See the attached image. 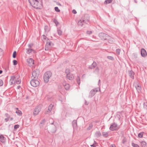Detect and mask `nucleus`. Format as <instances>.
Listing matches in <instances>:
<instances>
[{
	"label": "nucleus",
	"mask_w": 147,
	"mask_h": 147,
	"mask_svg": "<svg viewBox=\"0 0 147 147\" xmlns=\"http://www.w3.org/2000/svg\"><path fill=\"white\" fill-rule=\"evenodd\" d=\"M29 3L34 8L36 9H40L42 5L41 2H39L38 0H28Z\"/></svg>",
	"instance_id": "nucleus-1"
},
{
	"label": "nucleus",
	"mask_w": 147,
	"mask_h": 147,
	"mask_svg": "<svg viewBox=\"0 0 147 147\" xmlns=\"http://www.w3.org/2000/svg\"><path fill=\"white\" fill-rule=\"evenodd\" d=\"M89 16L88 14L84 15L79 21L78 24L79 26H82L84 23L87 24L89 20Z\"/></svg>",
	"instance_id": "nucleus-2"
},
{
	"label": "nucleus",
	"mask_w": 147,
	"mask_h": 147,
	"mask_svg": "<svg viewBox=\"0 0 147 147\" xmlns=\"http://www.w3.org/2000/svg\"><path fill=\"white\" fill-rule=\"evenodd\" d=\"M98 36L102 40H107L109 43L113 42V39L110 36L104 33L101 32L99 34Z\"/></svg>",
	"instance_id": "nucleus-3"
},
{
	"label": "nucleus",
	"mask_w": 147,
	"mask_h": 147,
	"mask_svg": "<svg viewBox=\"0 0 147 147\" xmlns=\"http://www.w3.org/2000/svg\"><path fill=\"white\" fill-rule=\"evenodd\" d=\"M52 73L50 71H48L46 72L44 74L43 79L45 82L46 83H48L50 78L52 76Z\"/></svg>",
	"instance_id": "nucleus-4"
},
{
	"label": "nucleus",
	"mask_w": 147,
	"mask_h": 147,
	"mask_svg": "<svg viewBox=\"0 0 147 147\" xmlns=\"http://www.w3.org/2000/svg\"><path fill=\"white\" fill-rule=\"evenodd\" d=\"M48 131L52 133H55L56 131V126L55 124H54V122L51 123L48 127Z\"/></svg>",
	"instance_id": "nucleus-5"
},
{
	"label": "nucleus",
	"mask_w": 147,
	"mask_h": 147,
	"mask_svg": "<svg viewBox=\"0 0 147 147\" xmlns=\"http://www.w3.org/2000/svg\"><path fill=\"white\" fill-rule=\"evenodd\" d=\"M39 71L38 69L34 70L32 72V79H37L39 75Z\"/></svg>",
	"instance_id": "nucleus-6"
},
{
	"label": "nucleus",
	"mask_w": 147,
	"mask_h": 147,
	"mask_svg": "<svg viewBox=\"0 0 147 147\" xmlns=\"http://www.w3.org/2000/svg\"><path fill=\"white\" fill-rule=\"evenodd\" d=\"M37 79H32L30 81V83L32 86L34 87H36L39 85V81L37 80Z\"/></svg>",
	"instance_id": "nucleus-7"
},
{
	"label": "nucleus",
	"mask_w": 147,
	"mask_h": 147,
	"mask_svg": "<svg viewBox=\"0 0 147 147\" xmlns=\"http://www.w3.org/2000/svg\"><path fill=\"white\" fill-rule=\"evenodd\" d=\"M119 128L117 127V123H113L111 124L109 127V129L111 131H116Z\"/></svg>",
	"instance_id": "nucleus-8"
},
{
	"label": "nucleus",
	"mask_w": 147,
	"mask_h": 147,
	"mask_svg": "<svg viewBox=\"0 0 147 147\" xmlns=\"http://www.w3.org/2000/svg\"><path fill=\"white\" fill-rule=\"evenodd\" d=\"M98 91L96 88L92 90L90 92L88 96L89 98H91Z\"/></svg>",
	"instance_id": "nucleus-9"
},
{
	"label": "nucleus",
	"mask_w": 147,
	"mask_h": 147,
	"mask_svg": "<svg viewBox=\"0 0 147 147\" xmlns=\"http://www.w3.org/2000/svg\"><path fill=\"white\" fill-rule=\"evenodd\" d=\"M41 108L40 105L37 106L34 109L33 114L34 115H38L41 111Z\"/></svg>",
	"instance_id": "nucleus-10"
},
{
	"label": "nucleus",
	"mask_w": 147,
	"mask_h": 147,
	"mask_svg": "<svg viewBox=\"0 0 147 147\" xmlns=\"http://www.w3.org/2000/svg\"><path fill=\"white\" fill-rule=\"evenodd\" d=\"M141 54L142 57H145L147 55V53L146 51L144 48L141 49Z\"/></svg>",
	"instance_id": "nucleus-11"
},
{
	"label": "nucleus",
	"mask_w": 147,
	"mask_h": 147,
	"mask_svg": "<svg viewBox=\"0 0 147 147\" xmlns=\"http://www.w3.org/2000/svg\"><path fill=\"white\" fill-rule=\"evenodd\" d=\"M27 62L30 65L32 66L34 64V61L31 58H29L27 59Z\"/></svg>",
	"instance_id": "nucleus-12"
},
{
	"label": "nucleus",
	"mask_w": 147,
	"mask_h": 147,
	"mask_svg": "<svg viewBox=\"0 0 147 147\" xmlns=\"http://www.w3.org/2000/svg\"><path fill=\"white\" fill-rule=\"evenodd\" d=\"M66 77L67 79H68L70 80H72L74 78V76H73V75L71 74H69L66 75Z\"/></svg>",
	"instance_id": "nucleus-13"
},
{
	"label": "nucleus",
	"mask_w": 147,
	"mask_h": 147,
	"mask_svg": "<svg viewBox=\"0 0 147 147\" xmlns=\"http://www.w3.org/2000/svg\"><path fill=\"white\" fill-rule=\"evenodd\" d=\"M96 65L97 64L96 63L95 61H94L93 63L89 66L88 68L91 69H93L95 68Z\"/></svg>",
	"instance_id": "nucleus-14"
},
{
	"label": "nucleus",
	"mask_w": 147,
	"mask_h": 147,
	"mask_svg": "<svg viewBox=\"0 0 147 147\" xmlns=\"http://www.w3.org/2000/svg\"><path fill=\"white\" fill-rule=\"evenodd\" d=\"M63 84L66 90H68L69 89L70 86L69 84L65 82L63 83Z\"/></svg>",
	"instance_id": "nucleus-15"
},
{
	"label": "nucleus",
	"mask_w": 147,
	"mask_h": 147,
	"mask_svg": "<svg viewBox=\"0 0 147 147\" xmlns=\"http://www.w3.org/2000/svg\"><path fill=\"white\" fill-rule=\"evenodd\" d=\"M129 75V76L132 79L134 78V72L132 70H130L128 71Z\"/></svg>",
	"instance_id": "nucleus-16"
},
{
	"label": "nucleus",
	"mask_w": 147,
	"mask_h": 147,
	"mask_svg": "<svg viewBox=\"0 0 147 147\" xmlns=\"http://www.w3.org/2000/svg\"><path fill=\"white\" fill-rule=\"evenodd\" d=\"M16 78V76H11V78L9 82L11 83V84H12L13 83V82H14Z\"/></svg>",
	"instance_id": "nucleus-17"
},
{
	"label": "nucleus",
	"mask_w": 147,
	"mask_h": 147,
	"mask_svg": "<svg viewBox=\"0 0 147 147\" xmlns=\"http://www.w3.org/2000/svg\"><path fill=\"white\" fill-rule=\"evenodd\" d=\"M135 88L138 92L141 91V87L139 84H138L137 86H135Z\"/></svg>",
	"instance_id": "nucleus-18"
},
{
	"label": "nucleus",
	"mask_w": 147,
	"mask_h": 147,
	"mask_svg": "<svg viewBox=\"0 0 147 147\" xmlns=\"http://www.w3.org/2000/svg\"><path fill=\"white\" fill-rule=\"evenodd\" d=\"M72 124L73 127L74 129L76 128L77 127V124L76 121L74 120L72 122Z\"/></svg>",
	"instance_id": "nucleus-19"
},
{
	"label": "nucleus",
	"mask_w": 147,
	"mask_h": 147,
	"mask_svg": "<svg viewBox=\"0 0 147 147\" xmlns=\"http://www.w3.org/2000/svg\"><path fill=\"white\" fill-rule=\"evenodd\" d=\"M5 138L3 135L1 134L0 135V141L2 142H4L5 141Z\"/></svg>",
	"instance_id": "nucleus-20"
},
{
	"label": "nucleus",
	"mask_w": 147,
	"mask_h": 147,
	"mask_svg": "<svg viewBox=\"0 0 147 147\" xmlns=\"http://www.w3.org/2000/svg\"><path fill=\"white\" fill-rule=\"evenodd\" d=\"M108 134V132H103L102 133V136L104 137H107L109 136Z\"/></svg>",
	"instance_id": "nucleus-21"
},
{
	"label": "nucleus",
	"mask_w": 147,
	"mask_h": 147,
	"mask_svg": "<svg viewBox=\"0 0 147 147\" xmlns=\"http://www.w3.org/2000/svg\"><path fill=\"white\" fill-rule=\"evenodd\" d=\"M17 78H16L15 80V81H14V82H13V84H19L21 82V80H17Z\"/></svg>",
	"instance_id": "nucleus-22"
},
{
	"label": "nucleus",
	"mask_w": 147,
	"mask_h": 147,
	"mask_svg": "<svg viewBox=\"0 0 147 147\" xmlns=\"http://www.w3.org/2000/svg\"><path fill=\"white\" fill-rule=\"evenodd\" d=\"M54 105L52 104H51L48 107V110L50 111H51L52 108L53 107Z\"/></svg>",
	"instance_id": "nucleus-23"
},
{
	"label": "nucleus",
	"mask_w": 147,
	"mask_h": 147,
	"mask_svg": "<svg viewBox=\"0 0 147 147\" xmlns=\"http://www.w3.org/2000/svg\"><path fill=\"white\" fill-rule=\"evenodd\" d=\"M26 50H27L26 53L27 54H29L31 53L33 51H34L33 50L31 49H26Z\"/></svg>",
	"instance_id": "nucleus-24"
},
{
	"label": "nucleus",
	"mask_w": 147,
	"mask_h": 147,
	"mask_svg": "<svg viewBox=\"0 0 147 147\" xmlns=\"http://www.w3.org/2000/svg\"><path fill=\"white\" fill-rule=\"evenodd\" d=\"M93 127L92 123H90L89 124V126L87 128V130H90Z\"/></svg>",
	"instance_id": "nucleus-25"
},
{
	"label": "nucleus",
	"mask_w": 147,
	"mask_h": 147,
	"mask_svg": "<svg viewBox=\"0 0 147 147\" xmlns=\"http://www.w3.org/2000/svg\"><path fill=\"white\" fill-rule=\"evenodd\" d=\"M141 144L142 147H145L146 145V143L144 141L141 142Z\"/></svg>",
	"instance_id": "nucleus-26"
},
{
	"label": "nucleus",
	"mask_w": 147,
	"mask_h": 147,
	"mask_svg": "<svg viewBox=\"0 0 147 147\" xmlns=\"http://www.w3.org/2000/svg\"><path fill=\"white\" fill-rule=\"evenodd\" d=\"M16 113H17V114L19 116H20L22 114V112L21 111L19 110H18L17 111H16Z\"/></svg>",
	"instance_id": "nucleus-27"
},
{
	"label": "nucleus",
	"mask_w": 147,
	"mask_h": 147,
	"mask_svg": "<svg viewBox=\"0 0 147 147\" xmlns=\"http://www.w3.org/2000/svg\"><path fill=\"white\" fill-rule=\"evenodd\" d=\"M144 133V132H141L139 133L138 135V137L139 138H142L143 137Z\"/></svg>",
	"instance_id": "nucleus-28"
},
{
	"label": "nucleus",
	"mask_w": 147,
	"mask_h": 147,
	"mask_svg": "<svg viewBox=\"0 0 147 147\" xmlns=\"http://www.w3.org/2000/svg\"><path fill=\"white\" fill-rule=\"evenodd\" d=\"M76 81L78 85H80V78L78 76L76 78Z\"/></svg>",
	"instance_id": "nucleus-29"
},
{
	"label": "nucleus",
	"mask_w": 147,
	"mask_h": 147,
	"mask_svg": "<svg viewBox=\"0 0 147 147\" xmlns=\"http://www.w3.org/2000/svg\"><path fill=\"white\" fill-rule=\"evenodd\" d=\"M60 28H57V32L58 34L59 35H61L62 34V31L61 30L59 29Z\"/></svg>",
	"instance_id": "nucleus-30"
},
{
	"label": "nucleus",
	"mask_w": 147,
	"mask_h": 147,
	"mask_svg": "<svg viewBox=\"0 0 147 147\" xmlns=\"http://www.w3.org/2000/svg\"><path fill=\"white\" fill-rule=\"evenodd\" d=\"M95 135L96 136L98 137L101 135V134L99 131H97L95 133Z\"/></svg>",
	"instance_id": "nucleus-31"
},
{
	"label": "nucleus",
	"mask_w": 147,
	"mask_h": 147,
	"mask_svg": "<svg viewBox=\"0 0 147 147\" xmlns=\"http://www.w3.org/2000/svg\"><path fill=\"white\" fill-rule=\"evenodd\" d=\"M112 0H106L105 1L104 3L106 4L110 3L112 2Z\"/></svg>",
	"instance_id": "nucleus-32"
},
{
	"label": "nucleus",
	"mask_w": 147,
	"mask_h": 147,
	"mask_svg": "<svg viewBox=\"0 0 147 147\" xmlns=\"http://www.w3.org/2000/svg\"><path fill=\"white\" fill-rule=\"evenodd\" d=\"M65 73L66 74V75L71 74L70 73V70L69 69H67L65 70Z\"/></svg>",
	"instance_id": "nucleus-33"
},
{
	"label": "nucleus",
	"mask_w": 147,
	"mask_h": 147,
	"mask_svg": "<svg viewBox=\"0 0 147 147\" xmlns=\"http://www.w3.org/2000/svg\"><path fill=\"white\" fill-rule=\"evenodd\" d=\"M132 146L134 147H140L137 144L132 142L131 144Z\"/></svg>",
	"instance_id": "nucleus-34"
},
{
	"label": "nucleus",
	"mask_w": 147,
	"mask_h": 147,
	"mask_svg": "<svg viewBox=\"0 0 147 147\" xmlns=\"http://www.w3.org/2000/svg\"><path fill=\"white\" fill-rule=\"evenodd\" d=\"M16 52L15 51H14L12 57L13 58H15L16 57Z\"/></svg>",
	"instance_id": "nucleus-35"
},
{
	"label": "nucleus",
	"mask_w": 147,
	"mask_h": 147,
	"mask_svg": "<svg viewBox=\"0 0 147 147\" xmlns=\"http://www.w3.org/2000/svg\"><path fill=\"white\" fill-rule=\"evenodd\" d=\"M13 65H16L17 64V63H18V62H17V61H16V60H13Z\"/></svg>",
	"instance_id": "nucleus-36"
},
{
	"label": "nucleus",
	"mask_w": 147,
	"mask_h": 147,
	"mask_svg": "<svg viewBox=\"0 0 147 147\" xmlns=\"http://www.w3.org/2000/svg\"><path fill=\"white\" fill-rule=\"evenodd\" d=\"M107 57L108 59L111 60H113L114 59L113 57L112 56H108Z\"/></svg>",
	"instance_id": "nucleus-37"
},
{
	"label": "nucleus",
	"mask_w": 147,
	"mask_h": 147,
	"mask_svg": "<svg viewBox=\"0 0 147 147\" xmlns=\"http://www.w3.org/2000/svg\"><path fill=\"white\" fill-rule=\"evenodd\" d=\"M5 117H6L8 118H9L10 117V115L7 113H6L5 114Z\"/></svg>",
	"instance_id": "nucleus-38"
},
{
	"label": "nucleus",
	"mask_w": 147,
	"mask_h": 147,
	"mask_svg": "<svg viewBox=\"0 0 147 147\" xmlns=\"http://www.w3.org/2000/svg\"><path fill=\"white\" fill-rule=\"evenodd\" d=\"M19 127H20V126L19 125H18V124L15 125L14 126V129H16L19 128Z\"/></svg>",
	"instance_id": "nucleus-39"
},
{
	"label": "nucleus",
	"mask_w": 147,
	"mask_h": 147,
	"mask_svg": "<svg viewBox=\"0 0 147 147\" xmlns=\"http://www.w3.org/2000/svg\"><path fill=\"white\" fill-rule=\"evenodd\" d=\"M116 52L118 55H119L120 52V50L119 49H117L116 50Z\"/></svg>",
	"instance_id": "nucleus-40"
},
{
	"label": "nucleus",
	"mask_w": 147,
	"mask_h": 147,
	"mask_svg": "<svg viewBox=\"0 0 147 147\" xmlns=\"http://www.w3.org/2000/svg\"><path fill=\"white\" fill-rule=\"evenodd\" d=\"M55 11L57 12H59L60 11V10L59 9L58 7H55Z\"/></svg>",
	"instance_id": "nucleus-41"
},
{
	"label": "nucleus",
	"mask_w": 147,
	"mask_h": 147,
	"mask_svg": "<svg viewBox=\"0 0 147 147\" xmlns=\"http://www.w3.org/2000/svg\"><path fill=\"white\" fill-rule=\"evenodd\" d=\"M3 84V80L1 79H0V86H2Z\"/></svg>",
	"instance_id": "nucleus-42"
},
{
	"label": "nucleus",
	"mask_w": 147,
	"mask_h": 147,
	"mask_svg": "<svg viewBox=\"0 0 147 147\" xmlns=\"http://www.w3.org/2000/svg\"><path fill=\"white\" fill-rule=\"evenodd\" d=\"M45 32H49L50 30V28H44Z\"/></svg>",
	"instance_id": "nucleus-43"
},
{
	"label": "nucleus",
	"mask_w": 147,
	"mask_h": 147,
	"mask_svg": "<svg viewBox=\"0 0 147 147\" xmlns=\"http://www.w3.org/2000/svg\"><path fill=\"white\" fill-rule=\"evenodd\" d=\"M51 111H50L48 109L47 111H45V113L46 114H49Z\"/></svg>",
	"instance_id": "nucleus-44"
},
{
	"label": "nucleus",
	"mask_w": 147,
	"mask_h": 147,
	"mask_svg": "<svg viewBox=\"0 0 147 147\" xmlns=\"http://www.w3.org/2000/svg\"><path fill=\"white\" fill-rule=\"evenodd\" d=\"M133 55L134 56V57L135 59H136L137 58V55L136 53H133Z\"/></svg>",
	"instance_id": "nucleus-45"
},
{
	"label": "nucleus",
	"mask_w": 147,
	"mask_h": 147,
	"mask_svg": "<svg viewBox=\"0 0 147 147\" xmlns=\"http://www.w3.org/2000/svg\"><path fill=\"white\" fill-rule=\"evenodd\" d=\"M54 21L55 24H56V26H57V24H58V22L57 21V20H55Z\"/></svg>",
	"instance_id": "nucleus-46"
},
{
	"label": "nucleus",
	"mask_w": 147,
	"mask_h": 147,
	"mask_svg": "<svg viewBox=\"0 0 147 147\" xmlns=\"http://www.w3.org/2000/svg\"><path fill=\"white\" fill-rule=\"evenodd\" d=\"M87 33L89 34H90L92 33V31H88L87 32Z\"/></svg>",
	"instance_id": "nucleus-47"
},
{
	"label": "nucleus",
	"mask_w": 147,
	"mask_h": 147,
	"mask_svg": "<svg viewBox=\"0 0 147 147\" xmlns=\"http://www.w3.org/2000/svg\"><path fill=\"white\" fill-rule=\"evenodd\" d=\"M33 45V44H29L28 45V47L29 48V49H30L31 48L32 46Z\"/></svg>",
	"instance_id": "nucleus-48"
},
{
	"label": "nucleus",
	"mask_w": 147,
	"mask_h": 147,
	"mask_svg": "<svg viewBox=\"0 0 147 147\" xmlns=\"http://www.w3.org/2000/svg\"><path fill=\"white\" fill-rule=\"evenodd\" d=\"M126 141V140L125 139H123L122 140V143L123 144H124Z\"/></svg>",
	"instance_id": "nucleus-49"
},
{
	"label": "nucleus",
	"mask_w": 147,
	"mask_h": 147,
	"mask_svg": "<svg viewBox=\"0 0 147 147\" xmlns=\"http://www.w3.org/2000/svg\"><path fill=\"white\" fill-rule=\"evenodd\" d=\"M95 71H97V72L99 71V68L98 67H97L96 68V69H95Z\"/></svg>",
	"instance_id": "nucleus-50"
},
{
	"label": "nucleus",
	"mask_w": 147,
	"mask_h": 147,
	"mask_svg": "<svg viewBox=\"0 0 147 147\" xmlns=\"http://www.w3.org/2000/svg\"><path fill=\"white\" fill-rule=\"evenodd\" d=\"M45 119H44L43 120H42L41 121V122L40 123L41 124H44L45 122Z\"/></svg>",
	"instance_id": "nucleus-51"
},
{
	"label": "nucleus",
	"mask_w": 147,
	"mask_h": 147,
	"mask_svg": "<svg viewBox=\"0 0 147 147\" xmlns=\"http://www.w3.org/2000/svg\"><path fill=\"white\" fill-rule=\"evenodd\" d=\"M89 102H88L86 100H85V104L86 105H88V104Z\"/></svg>",
	"instance_id": "nucleus-52"
},
{
	"label": "nucleus",
	"mask_w": 147,
	"mask_h": 147,
	"mask_svg": "<svg viewBox=\"0 0 147 147\" xmlns=\"http://www.w3.org/2000/svg\"><path fill=\"white\" fill-rule=\"evenodd\" d=\"M42 36L43 39H46V38H47L45 35H43Z\"/></svg>",
	"instance_id": "nucleus-53"
},
{
	"label": "nucleus",
	"mask_w": 147,
	"mask_h": 147,
	"mask_svg": "<svg viewBox=\"0 0 147 147\" xmlns=\"http://www.w3.org/2000/svg\"><path fill=\"white\" fill-rule=\"evenodd\" d=\"M9 118H7L5 119L4 120L5 121L7 122L9 121Z\"/></svg>",
	"instance_id": "nucleus-54"
},
{
	"label": "nucleus",
	"mask_w": 147,
	"mask_h": 147,
	"mask_svg": "<svg viewBox=\"0 0 147 147\" xmlns=\"http://www.w3.org/2000/svg\"><path fill=\"white\" fill-rule=\"evenodd\" d=\"M72 12L74 13V14H76V13H77V12L76 11L74 10V9L73 11H72Z\"/></svg>",
	"instance_id": "nucleus-55"
},
{
	"label": "nucleus",
	"mask_w": 147,
	"mask_h": 147,
	"mask_svg": "<svg viewBox=\"0 0 147 147\" xmlns=\"http://www.w3.org/2000/svg\"><path fill=\"white\" fill-rule=\"evenodd\" d=\"M47 44H48L49 46H50L51 45V42H47Z\"/></svg>",
	"instance_id": "nucleus-56"
},
{
	"label": "nucleus",
	"mask_w": 147,
	"mask_h": 147,
	"mask_svg": "<svg viewBox=\"0 0 147 147\" xmlns=\"http://www.w3.org/2000/svg\"><path fill=\"white\" fill-rule=\"evenodd\" d=\"M90 146L91 147H96V145L94 144H92L91 145H90Z\"/></svg>",
	"instance_id": "nucleus-57"
},
{
	"label": "nucleus",
	"mask_w": 147,
	"mask_h": 147,
	"mask_svg": "<svg viewBox=\"0 0 147 147\" xmlns=\"http://www.w3.org/2000/svg\"><path fill=\"white\" fill-rule=\"evenodd\" d=\"M111 147H116L115 144H112L111 145Z\"/></svg>",
	"instance_id": "nucleus-58"
},
{
	"label": "nucleus",
	"mask_w": 147,
	"mask_h": 147,
	"mask_svg": "<svg viewBox=\"0 0 147 147\" xmlns=\"http://www.w3.org/2000/svg\"><path fill=\"white\" fill-rule=\"evenodd\" d=\"M100 80H99L98 81V85L99 86L100 85Z\"/></svg>",
	"instance_id": "nucleus-59"
},
{
	"label": "nucleus",
	"mask_w": 147,
	"mask_h": 147,
	"mask_svg": "<svg viewBox=\"0 0 147 147\" xmlns=\"http://www.w3.org/2000/svg\"><path fill=\"white\" fill-rule=\"evenodd\" d=\"M45 50L46 51H47L48 50V48L47 47H45Z\"/></svg>",
	"instance_id": "nucleus-60"
},
{
	"label": "nucleus",
	"mask_w": 147,
	"mask_h": 147,
	"mask_svg": "<svg viewBox=\"0 0 147 147\" xmlns=\"http://www.w3.org/2000/svg\"><path fill=\"white\" fill-rule=\"evenodd\" d=\"M3 72V71L2 70H0V74H1Z\"/></svg>",
	"instance_id": "nucleus-61"
},
{
	"label": "nucleus",
	"mask_w": 147,
	"mask_h": 147,
	"mask_svg": "<svg viewBox=\"0 0 147 147\" xmlns=\"http://www.w3.org/2000/svg\"><path fill=\"white\" fill-rule=\"evenodd\" d=\"M13 117H11V118L10 119V120L11 121H12V120H13Z\"/></svg>",
	"instance_id": "nucleus-62"
},
{
	"label": "nucleus",
	"mask_w": 147,
	"mask_h": 147,
	"mask_svg": "<svg viewBox=\"0 0 147 147\" xmlns=\"http://www.w3.org/2000/svg\"><path fill=\"white\" fill-rule=\"evenodd\" d=\"M20 87V86H18L17 87L18 89H19Z\"/></svg>",
	"instance_id": "nucleus-63"
},
{
	"label": "nucleus",
	"mask_w": 147,
	"mask_h": 147,
	"mask_svg": "<svg viewBox=\"0 0 147 147\" xmlns=\"http://www.w3.org/2000/svg\"><path fill=\"white\" fill-rule=\"evenodd\" d=\"M145 106L147 107V102L145 103Z\"/></svg>",
	"instance_id": "nucleus-64"
}]
</instances>
